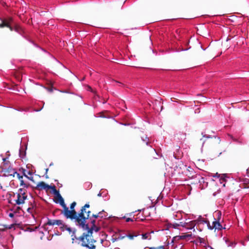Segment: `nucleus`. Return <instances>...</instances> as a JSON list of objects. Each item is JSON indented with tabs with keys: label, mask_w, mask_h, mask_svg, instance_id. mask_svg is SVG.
I'll return each mask as SVG.
<instances>
[{
	"label": "nucleus",
	"mask_w": 249,
	"mask_h": 249,
	"mask_svg": "<svg viewBox=\"0 0 249 249\" xmlns=\"http://www.w3.org/2000/svg\"><path fill=\"white\" fill-rule=\"evenodd\" d=\"M103 214H104V213L102 214H100V215H104Z\"/></svg>",
	"instance_id": "obj_47"
},
{
	"label": "nucleus",
	"mask_w": 249,
	"mask_h": 249,
	"mask_svg": "<svg viewBox=\"0 0 249 249\" xmlns=\"http://www.w3.org/2000/svg\"><path fill=\"white\" fill-rule=\"evenodd\" d=\"M26 178L28 179L31 180L32 181L34 182V180L33 177H29L27 175V177H26Z\"/></svg>",
	"instance_id": "obj_32"
},
{
	"label": "nucleus",
	"mask_w": 249,
	"mask_h": 249,
	"mask_svg": "<svg viewBox=\"0 0 249 249\" xmlns=\"http://www.w3.org/2000/svg\"><path fill=\"white\" fill-rule=\"evenodd\" d=\"M201 134L203 136V137L204 138H206L207 139L211 138V136L210 135L206 134L205 132H202Z\"/></svg>",
	"instance_id": "obj_30"
},
{
	"label": "nucleus",
	"mask_w": 249,
	"mask_h": 249,
	"mask_svg": "<svg viewBox=\"0 0 249 249\" xmlns=\"http://www.w3.org/2000/svg\"><path fill=\"white\" fill-rule=\"evenodd\" d=\"M27 196L23 192V194L18 193L17 194V199H16V203L18 205L23 204L24 203L25 200L27 199Z\"/></svg>",
	"instance_id": "obj_9"
},
{
	"label": "nucleus",
	"mask_w": 249,
	"mask_h": 249,
	"mask_svg": "<svg viewBox=\"0 0 249 249\" xmlns=\"http://www.w3.org/2000/svg\"><path fill=\"white\" fill-rule=\"evenodd\" d=\"M175 137L179 141H182L186 139V133L183 132H179L175 134Z\"/></svg>",
	"instance_id": "obj_17"
},
{
	"label": "nucleus",
	"mask_w": 249,
	"mask_h": 249,
	"mask_svg": "<svg viewBox=\"0 0 249 249\" xmlns=\"http://www.w3.org/2000/svg\"><path fill=\"white\" fill-rule=\"evenodd\" d=\"M196 225V221H190L188 222H185V226L184 227V228L187 230H192L194 229L195 231V227Z\"/></svg>",
	"instance_id": "obj_15"
},
{
	"label": "nucleus",
	"mask_w": 249,
	"mask_h": 249,
	"mask_svg": "<svg viewBox=\"0 0 249 249\" xmlns=\"http://www.w3.org/2000/svg\"><path fill=\"white\" fill-rule=\"evenodd\" d=\"M170 244H172V249H175L176 248V247H174V240L173 239H172L171 240V242Z\"/></svg>",
	"instance_id": "obj_33"
},
{
	"label": "nucleus",
	"mask_w": 249,
	"mask_h": 249,
	"mask_svg": "<svg viewBox=\"0 0 249 249\" xmlns=\"http://www.w3.org/2000/svg\"><path fill=\"white\" fill-rule=\"evenodd\" d=\"M76 205V202H73L70 205L71 210H69V208L67 207L66 204L63 207L64 212L62 213L67 218H70L71 220H74L75 221L78 216V213L74 210V207Z\"/></svg>",
	"instance_id": "obj_3"
},
{
	"label": "nucleus",
	"mask_w": 249,
	"mask_h": 249,
	"mask_svg": "<svg viewBox=\"0 0 249 249\" xmlns=\"http://www.w3.org/2000/svg\"><path fill=\"white\" fill-rule=\"evenodd\" d=\"M13 20L12 18L9 17L2 21V23L0 24V28L7 27L10 28L11 31L13 30Z\"/></svg>",
	"instance_id": "obj_7"
},
{
	"label": "nucleus",
	"mask_w": 249,
	"mask_h": 249,
	"mask_svg": "<svg viewBox=\"0 0 249 249\" xmlns=\"http://www.w3.org/2000/svg\"><path fill=\"white\" fill-rule=\"evenodd\" d=\"M154 232L155 231H152L150 232H148V233H150V235H151V234L154 233Z\"/></svg>",
	"instance_id": "obj_43"
},
{
	"label": "nucleus",
	"mask_w": 249,
	"mask_h": 249,
	"mask_svg": "<svg viewBox=\"0 0 249 249\" xmlns=\"http://www.w3.org/2000/svg\"><path fill=\"white\" fill-rule=\"evenodd\" d=\"M103 213H104V210L99 212L97 214H93L91 217V218L92 217L94 218V219L95 220V219L98 218V217L103 218L104 217L106 216V215H100V214H102Z\"/></svg>",
	"instance_id": "obj_24"
},
{
	"label": "nucleus",
	"mask_w": 249,
	"mask_h": 249,
	"mask_svg": "<svg viewBox=\"0 0 249 249\" xmlns=\"http://www.w3.org/2000/svg\"><path fill=\"white\" fill-rule=\"evenodd\" d=\"M199 183H203L204 184L203 185V187H206L208 185V183L207 182H205V179L204 178H200V179L199 180Z\"/></svg>",
	"instance_id": "obj_25"
},
{
	"label": "nucleus",
	"mask_w": 249,
	"mask_h": 249,
	"mask_svg": "<svg viewBox=\"0 0 249 249\" xmlns=\"http://www.w3.org/2000/svg\"><path fill=\"white\" fill-rule=\"evenodd\" d=\"M171 227L174 229H178L179 225H178V223L171 224Z\"/></svg>",
	"instance_id": "obj_28"
},
{
	"label": "nucleus",
	"mask_w": 249,
	"mask_h": 249,
	"mask_svg": "<svg viewBox=\"0 0 249 249\" xmlns=\"http://www.w3.org/2000/svg\"><path fill=\"white\" fill-rule=\"evenodd\" d=\"M48 169H46V172H48Z\"/></svg>",
	"instance_id": "obj_49"
},
{
	"label": "nucleus",
	"mask_w": 249,
	"mask_h": 249,
	"mask_svg": "<svg viewBox=\"0 0 249 249\" xmlns=\"http://www.w3.org/2000/svg\"><path fill=\"white\" fill-rule=\"evenodd\" d=\"M141 139L143 142H145L147 145L150 146L151 147L154 146V147L152 148V151L154 152L157 155L156 157L153 156L154 159H157L161 157V154L160 152V151H158L156 150L157 147L156 145V144H154V140L152 141V140H149V139L148 138V137H147V136L142 137Z\"/></svg>",
	"instance_id": "obj_4"
},
{
	"label": "nucleus",
	"mask_w": 249,
	"mask_h": 249,
	"mask_svg": "<svg viewBox=\"0 0 249 249\" xmlns=\"http://www.w3.org/2000/svg\"><path fill=\"white\" fill-rule=\"evenodd\" d=\"M125 126H126V125H129V124H127L126 123H125Z\"/></svg>",
	"instance_id": "obj_45"
},
{
	"label": "nucleus",
	"mask_w": 249,
	"mask_h": 249,
	"mask_svg": "<svg viewBox=\"0 0 249 249\" xmlns=\"http://www.w3.org/2000/svg\"><path fill=\"white\" fill-rule=\"evenodd\" d=\"M185 222H180L179 223H178L179 227H182L184 228L185 226Z\"/></svg>",
	"instance_id": "obj_31"
},
{
	"label": "nucleus",
	"mask_w": 249,
	"mask_h": 249,
	"mask_svg": "<svg viewBox=\"0 0 249 249\" xmlns=\"http://www.w3.org/2000/svg\"><path fill=\"white\" fill-rule=\"evenodd\" d=\"M91 213L90 211L88 210L87 211L85 210V212H84V220L82 219V222L78 220V217L79 216V213H78V216L75 221V222L77 223V225L80 227L81 228H88V223H87V220L89 219L90 221L91 220H93L91 217L90 216V214Z\"/></svg>",
	"instance_id": "obj_5"
},
{
	"label": "nucleus",
	"mask_w": 249,
	"mask_h": 249,
	"mask_svg": "<svg viewBox=\"0 0 249 249\" xmlns=\"http://www.w3.org/2000/svg\"><path fill=\"white\" fill-rule=\"evenodd\" d=\"M140 235V231L138 230L127 231L125 233V237H127L129 240H132L135 237Z\"/></svg>",
	"instance_id": "obj_8"
},
{
	"label": "nucleus",
	"mask_w": 249,
	"mask_h": 249,
	"mask_svg": "<svg viewBox=\"0 0 249 249\" xmlns=\"http://www.w3.org/2000/svg\"><path fill=\"white\" fill-rule=\"evenodd\" d=\"M142 237V240H150L152 239L151 235H150V233H148V232H145L144 233L141 234L140 235Z\"/></svg>",
	"instance_id": "obj_21"
},
{
	"label": "nucleus",
	"mask_w": 249,
	"mask_h": 249,
	"mask_svg": "<svg viewBox=\"0 0 249 249\" xmlns=\"http://www.w3.org/2000/svg\"><path fill=\"white\" fill-rule=\"evenodd\" d=\"M90 207V205L89 203L86 204L84 206L81 207L80 212L79 213V216L78 217V220L82 222V219L84 220V212H85V210L87 208H89Z\"/></svg>",
	"instance_id": "obj_12"
},
{
	"label": "nucleus",
	"mask_w": 249,
	"mask_h": 249,
	"mask_svg": "<svg viewBox=\"0 0 249 249\" xmlns=\"http://www.w3.org/2000/svg\"><path fill=\"white\" fill-rule=\"evenodd\" d=\"M150 249H158L157 247H150Z\"/></svg>",
	"instance_id": "obj_42"
},
{
	"label": "nucleus",
	"mask_w": 249,
	"mask_h": 249,
	"mask_svg": "<svg viewBox=\"0 0 249 249\" xmlns=\"http://www.w3.org/2000/svg\"><path fill=\"white\" fill-rule=\"evenodd\" d=\"M1 226L2 227H4L5 229H11L13 228V227H14L15 224H11L9 226L7 225H2Z\"/></svg>",
	"instance_id": "obj_26"
},
{
	"label": "nucleus",
	"mask_w": 249,
	"mask_h": 249,
	"mask_svg": "<svg viewBox=\"0 0 249 249\" xmlns=\"http://www.w3.org/2000/svg\"><path fill=\"white\" fill-rule=\"evenodd\" d=\"M217 215L216 217L214 218V220L212 222V224L211 225L210 222L208 223V228L209 230L218 231H221L223 229H225V225L222 224L223 220L221 218V213L220 211L216 212Z\"/></svg>",
	"instance_id": "obj_2"
},
{
	"label": "nucleus",
	"mask_w": 249,
	"mask_h": 249,
	"mask_svg": "<svg viewBox=\"0 0 249 249\" xmlns=\"http://www.w3.org/2000/svg\"><path fill=\"white\" fill-rule=\"evenodd\" d=\"M51 189H52L53 193L56 195L57 194H58L59 193V192L56 190L55 186H51Z\"/></svg>",
	"instance_id": "obj_27"
},
{
	"label": "nucleus",
	"mask_w": 249,
	"mask_h": 249,
	"mask_svg": "<svg viewBox=\"0 0 249 249\" xmlns=\"http://www.w3.org/2000/svg\"><path fill=\"white\" fill-rule=\"evenodd\" d=\"M22 173H23V176H24L25 177H27V175H26V173H25V171H26L25 169H22Z\"/></svg>",
	"instance_id": "obj_34"
},
{
	"label": "nucleus",
	"mask_w": 249,
	"mask_h": 249,
	"mask_svg": "<svg viewBox=\"0 0 249 249\" xmlns=\"http://www.w3.org/2000/svg\"><path fill=\"white\" fill-rule=\"evenodd\" d=\"M136 212H142V213L144 217H145V219H146L147 218L150 217L151 216V213L149 211V208H144L142 209L138 210L137 211H136Z\"/></svg>",
	"instance_id": "obj_14"
},
{
	"label": "nucleus",
	"mask_w": 249,
	"mask_h": 249,
	"mask_svg": "<svg viewBox=\"0 0 249 249\" xmlns=\"http://www.w3.org/2000/svg\"><path fill=\"white\" fill-rule=\"evenodd\" d=\"M2 227L3 228H0V231H5V228L4 227Z\"/></svg>",
	"instance_id": "obj_40"
},
{
	"label": "nucleus",
	"mask_w": 249,
	"mask_h": 249,
	"mask_svg": "<svg viewBox=\"0 0 249 249\" xmlns=\"http://www.w3.org/2000/svg\"><path fill=\"white\" fill-rule=\"evenodd\" d=\"M213 177L215 178V179L219 181L220 186L222 187H226V182H227L228 179L229 178L225 174L220 175L218 174V173H216L215 175H213Z\"/></svg>",
	"instance_id": "obj_6"
},
{
	"label": "nucleus",
	"mask_w": 249,
	"mask_h": 249,
	"mask_svg": "<svg viewBox=\"0 0 249 249\" xmlns=\"http://www.w3.org/2000/svg\"><path fill=\"white\" fill-rule=\"evenodd\" d=\"M56 199L57 200L55 201V202L57 203H59V204L61 205V206L62 207H63L64 206H65V204L64 200L63 197H62V196L59 193L58 194H56Z\"/></svg>",
	"instance_id": "obj_19"
},
{
	"label": "nucleus",
	"mask_w": 249,
	"mask_h": 249,
	"mask_svg": "<svg viewBox=\"0 0 249 249\" xmlns=\"http://www.w3.org/2000/svg\"><path fill=\"white\" fill-rule=\"evenodd\" d=\"M28 174L29 175H32V173L31 172V171H28Z\"/></svg>",
	"instance_id": "obj_41"
},
{
	"label": "nucleus",
	"mask_w": 249,
	"mask_h": 249,
	"mask_svg": "<svg viewBox=\"0 0 249 249\" xmlns=\"http://www.w3.org/2000/svg\"><path fill=\"white\" fill-rule=\"evenodd\" d=\"M14 30L16 31L19 33L20 32V31L21 30V27H19V26L15 25V27H14Z\"/></svg>",
	"instance_id": "obj_29"
},
{
	"label": "nucleus",
	"mask_w": 249,
	"mask_h": 249,
	"mask_svg": "<svg viewBox=\"0 0 249 249\" xmlns=\"http://www.w3.org/2000/svg\"><path fill=\"white\" fill-rule=\"evenodd\" d=\"M87 87H88V90H90L92 92V89L91 87H90L89 86H88Z\"/></svg>",
	"instance_id": "obj_38"
},
{
	"label": "nucleus",
	"mask_w": 249,
	"mask_h": 249,
	"mask_svg": "<svg viewBox=\"0 0 249 249\" xmlns=\"http://www.w3.org/2000/svg\"><path fill=\"white\" fill-rule=\"evenodd\" d=\"M154 107V109L157 110H158V111L159 109H158V108H157L156 107H155V106H154V107Z\"/></svg>",
	"instance_id": "obj_44"
},
{
	"label": "nucleus",
	"mask_w": 249,
	"mask_h": 249,
	"mask_svg": "<svg viewBox=\"0 0 249 249\" xmlns=\"http://www.w3.org/2000/svg\"><path fill=\"white\" fill-rule=\"evenodd\" d=\"M47 225L50 226H54V225H63V221L61 220H55V219H48V221L46 223Z\"/></svg>",
	"instance_id": "obj_13"
},
{
	"label": "nucleus",
	"mask_w": 249,
	"mask_h": 249,
	"mask_svg": "<svg viewBox=\"0 0 249 249\" xmlns=\"http://www.w3.org/2000/svg\"><path fill=\"white\" fill-rule=\"evenodd\" d=\"M196 221V224H206L208 226V223H209V221L204 218V217H202L201 216H199L198 218L195 220Z\"/></svg>",
	"instance_id": "obj_20"
},
{
	"label": "nucleus",
	"mask_w": 249,
	"mask_h": 249,
	"mask_svg": "<svg viewBox=\"0 0 249 249\" xmlns=\"http://www.w3.org/2000/svg\"><path fill=\"white\" fill-rule=\"evenodd\" d=\"M95 222L96 220L95 219L91 220L90 221L91 226H89L88 223V227L87 228L85 227L82 228L84 230H87V232L83 233L79 238L82 241V246L86 247L89 249H95L96 248V246L93 245V243L96 241L92 238V234L93 231L97 232L99 231L100 228L96 226Z\"/></svg>",
	"instance_id": "obj_1"
},
{
	"label": "nucleus",
	"mask_w": 249,
	"mask_h": 249,
	"mask_svg": "<svg viewBox=\"0 0 249 249\" xmlns=\"http://www.w3.org/2000/svg\"><path fill=\"white\" fill-rule=\"evenodd\" d=\"M17 176L20 181V185L23 187L24 188H27L29 186V184H27L24 182V180H23V176H20L18 173L17 174Z\"/></svg>",
	"instance_id": "obj_18"
},
{
	"label": "nucleus",
	"mask_w": 249,
	"mask_h": 249,
	"mask_svg": "<svg viewBox=\"0 0 249 249\" xmlns=\"http://www.w3.org/2000/svg\"><path fill=\"white\" fill-rule=\"evenodd\" d=\"M3 176L4 177H14L15 175H17L18 172L12 168H8L7 169L3 170Z\"/></svg>",
	"instance_id": "obj_11"
},
{
	"label": "nucleus",
	"mask_w": 249,
	"mask_h": 249,
	"mask_svg": "<svg viewBox=\"0 0 249 249\" xmlns=\"http://www.w3.org/2000/svg\"><path fill=\"white\" fill-rule=\"evenodd\" d=\"M169 244H170V243H169V242H168V243H167V245H169Z\"/></svg>",
	"instance_id": "obj_48"
},
{
	"label": "nucleus",
	"mask_w": 249,
	"mask_h": 249,
	"mask_svg": "<svg viewBox=\"0 0 249 249\" xmlns=\"http://www.w3.org/2000/svg\"><path fill=\"white\" fill-rule=\"evenodd\" d=\"M5 160H6V159H4H4H3V161H5Z\"/></svg>",
	"instance_id": "obj_46"
},
{
	"label": "nucleus",
	"mask_w": 249,
	"mask_h": 249,
	"mask_svg": "<svg viewBox=\"0 0 249 249\" xmlns=\"http://www.w3.org/2000/svg\"><path fill=\"white\" fill-rule=\"evenodd\" d=\"M158 249H165L164 246H160L157 247Z\"/></svg>",
	"instance_id": "obj_36"
},
{
	"label": "nucleus",
	"mask_w": 249,
	"mask_h": 249,
	"mask_svg": "<svg viewBox=\"0 0 249 249\" xmlns=\"http://www.w3.org/2000/svg\"><path fill=\"white\" fill-rule=\"evenodd\" d=\"M182 152L180 150V146H177L176 151L174 152L173 156L176 159H179L182 156Z\"/></svg>",
	"instance_id": "obj_16"
},
{
	"label": "nucleus",
	"mask_w": 249,
	"mask_h": 249,
	"mask_svg": "<svg viewBox=\"0 0 249 249\" xmlns=\"http://www.w3.org/2000/svg\"><path fill=\"white\" fill-rule=\"evenodd\" d=\"M35 188L38 190H45L48 191L51 188V186L46 184L44 181H40L37 183V185L35 187Z\"/></svg>",
	"instance_id": "obj_10"
},
{
	"label": "nucleus",
	"mask_w": 249,
	"mask_h": 249,
	"mask_svg": "<svg viewBox=\"0 0 249 249\" xmlns=\"http://www.w3.org/2000/svg\"><path fill=\"white\" fill-rule=\"evenodd\" d=\"M22 191H23V189L22 188H20L19 190H18V192L19 193H21V194H23V193H22Z\"/></svg>",
	"instance_id": "obj_37"
},
{
	"label": "nucleus",
	"mask_w": 249,
	"mask_h": 249,
	"mask_svg": "<svg viewBox=\"0 0 249 249\" xmlns=\"http://www.w3.org/2000/svg\"><path fill=\"white\" fill-rule=\"evenodd\" d=\"M144 220H145V217L143 216L142 213L141 214L140 213H138L137 214L136 217L135 218V221H139L140 220L141 221H143Z\"/></svg>",
	"instance_id": "obj_23"
},
{
	"label": "nucleus",
	"mask_w": 249,
	"mask_h": 249,
	"mask_svg": "<svg viewBox=\"0 0 249 249\" xmlns=\"http://www.w3.org/2000/svg\"><path fill=\"white\" fill-rule=\"evenodd\" d=\"M157 103H158L159 104V105H160V110H161V109H162V106H161V105H160V102H159V101H155V104H157Z\"/></svg>",
	"instance_id": "obj_35"
},
{
	"label": "nucleus",
	"mask_w": 249,
	"mask_h": 249,
	"mask_svg": "<svg viewBox=\"0 0 249 249\" xmlns=\"http://www.w3.org/2000/svg\"><path fill=\"white\" fill-rule=\"evenodd\" d=\"M136 213L135 212L129 213L128 214L129 217H125V222H133L135 221V215H133V213Z\"/></svg>",
	"instance_id": "obj_22"
},
{
	"label": "nucleus",
	"mask_w": 249,
	"mask_h": 249,
	"mask_svg": "<svg viewBox=\"0 0 249 249\" xmlns=\"http://www.w3.org/2000/svg\"><path fill=\"white\" fill-rule=\"evenodd\" d=\"M14 216V214L13 213H10L9 214V216L10 217H13Z\"/></svg>",
	"instance_id": "obj_39"
}]
</instances>
